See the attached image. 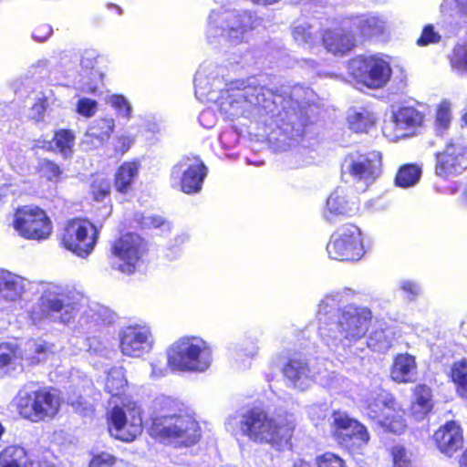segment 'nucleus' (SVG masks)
Masks as SVG:
<instances>
[{"mask_svg":"<svg viewBox=\"0 0 467 467\" xmlns=\"http://www.w3.org/2000/svg\"><path fill=\"white\" fill-rule=\"evenodd\" d=\"M215 66L203 64L194 78L195 96L201 101H212L219 111L228 118L245 117L267 122L271 120L291 136H301L310 123L309 110L313 91L302 86L282 89V93L256 84L250 78L247 84L231 86L220 92V97L213 87L219 88L221 80L214 72Z\"/></svg>","mask_w":467,"mask_h":467,"instance_id":"nucleus-1","label":"nucleus"},{"mask_svg":"<svg viewBox=\"0 0 467 467\" xmlns=\"http://www.w3.org/2000/svg\"><path fill=\"white\" fill-rule=\"evenodd\" d=\"M342 295H327L318 305V330L324 342L330 348L346 347L361 339L368 332L372 312L365 306H346L339 309Z\"/></svg>","mask_w":467,"mask_h":467,"instance_id":"nucleus-2","label":"nucleus"},{"mask_svg":"<svg viewBox=\"0 0 467 467\" xmlns=\"http://www.w3.org/2000/svg\"><path fill=\"white\" fill-rule=\"evenodd\" d=\"M225 426L234 435H242L254 443L269 444L281 451L289 445L296 423L292 414L272 416L262 409L253 408L230 417Z\"/></svg>","mask_w":467,"mask_h":467,"instance_id":"nucleus-3","label":"nucleus"},{"mask_svg":"<svg viewBox=\"0 0 467 467\" xmlns=\"http://www.w3.org/2000/svg\"><path fill=\"white\" fill-rule=\"evenodd\" d=\"M162 407L152 416L150 428L151 437L174 446H191L201 437L198 422L188 414L177 413L175 402L163 399Z\"/></svg>","mask_w":467,"mask_h":467,"instance_id":"nucleus-4","label":"nucleus"},{"mask_svg":"<svg viewBox=\"0 0 467 467\" xmlns=\"http://www.w3.org/2000/svg\"><path fill=\"white\" fill-rule=\"evenodd\" d=\"M79 311V295L67 285L47 283L42 286L41 296L31 310L34 323L48 319L52 322L68 324Z\"/></svg>","mask_w":467,"mask_h":467,"instance_id":"nucleus-5","label":"nucleus"},{"mask_svg":"<svg viewBox=\"0 0 467 467\" xmlns=\"http://www.w3.org/2000/svg\"><path fill=\"white\" fill-rule=\"evenodd\" d=\"M283 374L290 386L299 390L306 389L315 381L335 391H340L348 386V380L343 376L310 367L301 355L289 358L283 368Z\"/></svg>","mask_w":467,"mask_h":467,"instance_id":"nucleus-6","label":"nucleus"},{"mask_svg":"<svg viewBox=\"0 0 467 467\" xmlns=\"http://www.w3.org/2000/svg\"><path fill=\"white\" fill-rule=\"evenodd\" d=\"M212 361L211 347L197 337H182L168 351V364L181 371L203 372L209 368Z\"/></svg>","mask_w":467,"mask_h":467,"instance_id":"nucleus-7","label":"nucleus"},{"mask_svg":"<svg viewBox=\"0 0 467 467\" xmlns=\"http://www.w3.org/2000/svg\"><path fill=\"white\" fill-rule=\"evenodd\" d=\"M257 19L248 11L219 9L208 18L207 37L210 41L224 37L233 44L243 41L245 34L255 26Z\"/></svg>","mask_w":467,"mask_h":467,"instance_id":"nucleus-8","label":"nucleus"},{"mask_svg":"<svg viewBox=\"0 0 467 467\" xmlns=\"http://www.w3.org/2000/svg\"><path fill=\"white\" fill-rule=\"evenodd\" d=\"M60 404L57 390L39 389L20 393L17 409L23 418L39 422L53 419L57 414Z\"/></svg>","mask_w":467,"mask_h":467,"instance_id":"nucleus-9","label":"nucleus"},{"mask_svg":"<svg viewBox=\"0 0 467 467\" xmlns=\"http://www.w3.org/2000/svg\"><path fill=\"white\" fill-rule=\"evenodd\" d=\"M348 72L369 88H381L391 77L389 63L381 56H359L350 60Z\"/></svg>","mask_w":467,"mask_h":467,"instance_id":"nucleus-10","label":"nucleus"},{"mask_svg":"<svg viewBox=\"0 0 467 467\" xmlns=\"http://www.w3.org/2000/svg\"><path fill=\"white\" fill-rule=\"evenodd\" d=\"M109 432L117 440L130 442L142 432L141 410L136 402L114 406L109 412Z\"/></svg>","mask_w":467,"mask_h":467,"instance_id":"nucleus-11","label":"nucleus"},{"mask_svg":"<svg viewBox=\"0 0 467 467\" xmlns=\"http://www.w3.org/2000/svg\"><path fill=\"white\" fill-rule=\"evenodd\" d=\"M331 259L339 261L359 260L364 254L361 232L354 224H346L337 229L327 244Z\"/></svg>","mask_w":467,"mask_h":467,"instance_id":"nucleus-12","label":"nucleus"},{"mask_svg":"<svg viewBox=\"0 0 467 467\" xmlns=\"http://www.w3.org/2000/svg\"><path fill=\"white\" fill-rule=\"evenodd\" d=\"M13 226L20 236L28 240H46L52 233L50 219L37 206L19 208L15 213Z\"/></svg>","mask_w":467,"mask_h":467,"instance_id":"nucleus-13","label":"nucleus"},{"mask_svg":"<svg viewBox=\"0 0 467 467\" xmlns=\"http://www.w3.org/2000/svg\"><path fill=\"white\" fill-rule=\"evenodd\" d=\"M381 169V154L378 151L351 154L342 164L343 173L348 174L354 182L359 183L363 191L380 176Z\"/></svg>","mask_w":467,"mask_h":467,"instance_id":"nucleus-14","label":"nucleus"},{"mask_svg":"<svg viewBox=\"0 0 467 467\" xmlns=\"http://www.w3.org/2000/svg\"><path fill=\"white\" fill-rule=\"evenodd\" d=\"M208 169L197 156H184L171 169L172 183L179 185L186 194H196L202 191Z\"/></svg>","mask_w":467,"mask_h":467,"instance_id":"nucleus-15","label":"nucleus"},{"mask_svg":"<svg viewBox=\"0 0 467 467\" xmlns=\"http://www.w3.org/2000/svg\"><path fill=\"white\" fill-rule=\"evenodd\" d=\"M392 401V397L384 391L379 385L364 395V402L369 410V416L377 420L389 431L400 434L406 429V422L401 416L393 415L389 409Z\"/></svg>","mask_w":467,"mask_h":467,"instance_id":"nucleus-16","label":"nucleus"},{"mask_svg":"<svg viewBox=\"0 0 467 467\" xmlns=\"http://www.w3.org/2000/svg\"><path fill=\"white\" fill-rule=\"evenodd\" d=\"M97 237L96 227L88 221L74 219L64 228L62 244L78 256L85 257L94 249Z\"/></svg>","mask_w":467,"mask_h":467,"instance_id":"nucleus-17","label":"nucleus"},{"mask_svg":"<svg viewBox=\"0 0 467 467\" xmlns=\"http://www.w3.org/2000/svg\"><path fill=\"white\" fill-rule=\"evenodd\" d=\"M144 252L141 238L133 234L123 235L112 246V268L127 275L135 272L137 265Z\"/></svg>","mask_w":467,"mask_h":467,"instance_id":"nucleus-18","label":"nucleus"},{"mask_svg":"<svg viewBox=\"0 0 467 467\" xmlns=\"http://www.w3.org/2000/svg\"><path fill=\"white\" fill-rule=\"evenodd\" d=\"M467 168V141L452 139L436 154L435 174L447 179L461 174Z\"/></svg>","mask_w":467,"mask_h":467,"instance_id":"nucleus-19","label":"nucleus"},{"mask_svg":"<svg viewBox=\"0 0 467 467\" xmlns=\"http://www.w3.org/2000/svg\"><path fill=\"white\" fill-rule=\"evenodd\" d=\"M424 116L412 107H403L393 112L382 127L384 136L396 141L400 139L414 136L423 123Z\"/></svg>","mask_w":467,"mask_h":467,"instance_id":"nucleus-20","label":"nucleus"},{"mask_svg":"<svg viewBox=\"0 0 467 467\" xmlns=\"http://www.w3.org/2000/svg\"><path fill=\"white\" fill-rule=\"evenodd\" d=\"M336 435L352 451L362 454L370 436L367 428L358 420L343 413L334 414Z\"/></svg>","mask_w":467,"mask_h":467,"instance_id":"nucleus-21","label":"nucleus"},{"mask_svg":"<svg viewBox=\"0 0 467 467\" xmlns=\"http://www.w3.org/2000/svg\"><path fill=\"white\" fill-rule=\"evenodd\" d=\"M120 349L124 356L140 358L149 353L153 346V337L148 327L129 326L119 334Z\"/></svg>","mask_w":467,"mask_h":467,"instance_id":"nucleus-22","label":"nucleus"},{"mask_svg":"<svg viewBox=\"0 0 467 467\" xmlns=\"http://www.w3.org/2000/svg\"><path fill=\"white\" fill-rule=\"evenodd\" d=\"M433 440L442 454L451 457L462 447V430L455 421H448L434 432Z\"/></svg>","mask_w":467,"mask_h":467,"instance_id":"nucleus-23","label":"nucleus"},{"mask_svg":"<svg viewBox=\"0 0 467 467\" xmlns=\"http://www.w3.org/2000/svg\"><path fill=\"white\" fill-rule=\"evenodd\" d=\"M358 42L355 34L345 26L335 30H327L323 35L325 47L333 54H345L350 51Z\"/></svg>","mask_w":467,"mask_h":467,"instance_id":"nucleus-24","label":"nucleus"},{"mask_svg":"<svg viewBox=\"0 0 467 467\" xmlns=\"http://www.w3.org/2000/svg\"><path fill=\"white\" fill-rule=\"evenodd\" d=\"M351 23L357 31L355 35L364 39L383 38L387 35V23L379 16L362 15L353 17Z\"/></svg>","mask_w":467,"mask_h":467,"instance_id":"nucleus-25","label":"nucleus"},{"mask_svg":"<svg viewBox=\"0 0 467 467\" xmlns=\"http://www.w3.org/2000/svg\"><path fill=\"white\" fill-rule=\"evenodd\" d=\"M26 281L24 277L6 270L0 272V296L7 302L19 301L26 292Z\"/></svg>","mask_w":467,"mask_h":467,"instance_id":"nucleus-26","label":"nucleus"},{"mask_svg":"<svg viewBox=\"0 0 467 467\" xmlns=\"http://www.w3.org/2000/svg\"><path fill=\"white\" fill-rule=\"evenodd\" d=\"M115 128L112 118L97 119L91 122L83 139V144L98 148L108 141Z\"/></svg>","mask_w":467,"mask_h":467,"instance_id":"nucleus-27","label":"nucleus"},{"mask_svg":"<svg viewBox=\"0 0 467 467\" xmlns=\"http://www.w3.org/2000/svg\"><path fill=\"white\" fill-rule=\"evenodd\" d=\"M416 376L417 364L414 356L408 353L398 355L391 367V379L398 383H407L414 381Z\"/></svg>","mask_w":467,"mask_h":467,"instance_id":"nucleus-28","label":"nucleus"},{"mask_svg":"<svg viewBox=\"0 0 467 467\" xmlns=\"http://www.w3.org/2000/svg\"><path fill=\"white\" fill-rule=\"evenodd\" d=\"M375 114L368 108H352L348 111V128L355 132H368L376 123Z\"/></svg>","mask_w":467,"mask_h":467,"instance_id":"nucleus-29","label":"nucleus"},{"mask_svg":"<svg viewBox=\"0 0 467 467\" xmlns=\"http://www.w3.org/2000/svg\"><path fill=\"white\" fill-rule=\"evenodd\" d=\"M351 212L343 189H336L327 198L323 217L332 223L336 217L346 215Z\"/></svg>","mask_w":467,"mask_h":467,"instance_id":"nucleus-30","label":"nucleus"},{"mask_svg":"<svg viewBox=\"0 0 467 467\" xmlns=\"http://www.w3.org/2000/svg\"><path fill=\"white\" fill-rule=\"evenodd\" d=\"M431 390L426 385H418L414 389V400L411 412L417 420H422L433 407Z\"/></svg>","mask_w":467,"mask_h":467,"instance_id":"nucleus-31","label":"nucleus"},{"mask_svg":"<svg viewBox=\"0 0 467 467\" xmlns=\"http://www.w3.org/2000/svg\"><path fill=\"white\" fill-rule=\"evenodd\" d=\"M394 339V329L389 326H380L371 331L368 338L367 345L374 351L385 352L392 347Z\"/></svg>","mask_w":467,"mask_h":467,"instance_id":"nucleus-32","label":"nucleus"},{"mask_svg":"<svg viewBox=\"0 0 467 467\" xmlns=\"http://www.w3.org/2000/svg\"><path fill=\"white\" fill-rule=\"evenodd\" d=\"M75 142L74 134L67 130H60L56 132L53 140L36 141L34 148H42L45 150H58L63 155L67 156L71 152Z\"/></svg>","mask_w":467,"mask_h":467,"instance_id":"nucleus-33","label":"nucleus"},{"mask_svg":"<svg viewBox=\"0 0 467 467\" xmlns=\"http://www.w3.org/2000/svg\"><path fill=\"white\" fill-rule=\"evenodd\" d=\"M140 164L137 161L124 162L115 174V188L127 193L139 174Z\"/></svg>","mask_w":467,"mask_h":467,"instance_id":"nucleus-34","label":"nucleus"},{"mask_svg":"<svg viewBox=\"0 0 467 467\" xmlns=\"http://www.w3.org/2000/svg\"><path fill=\"white\" fill-rule=\"evenodd\" d=\"M27 461V453L20 446H8L0 452V467H21Z\"/></svg>","mask_w":467,"mask_h":467,"instance_id":"nucleus-35","label":"nucleus"},{"mask_svg":"<svg viewBox=\"0 0 467 467\" xmlns=\"http://www.w3.org/2000/svg\"><path fill=\"white\" fill-rule=\"evenodd\" d=\"M127 384L128 380L122 367H113L107 372L105 389L112 396L121 394Z\"/></svg>","mask_w":467,"mask_h":467,"instance_id":"nucleus-36","label":"nucleus"},{"mask_svg":"<svg viewBox=\"0 0 467 467\" xmlns=\"http://www.w3.org/2000/svg\"><path fill=\"white\" fill-rule=\"evenodd\" d=\"M451 377L458 393L467 400V358L453 363Z\"/></svg>","mask_w":467,"mask_h":467,"instance_id":"nucleus-37","label":"nucleus"},{"mask_svg":"<svg viewBox=\"0 0 467 467\" xmlns=\"http://www.w3.org/2000/svg\"><path fill=\"white\" fill-rule=\"evenodd\" d=\"M421 176V169L413 164L401 167L396 176V184L400 187L408 188L414 186Z\"/></svg>","mask_w":467,"mask_h":467,"instance_id":"nucleus-38","label":"nucleus"},{"mask_svg":"<svg viewBox=\"0 0 467 467\" xmlns=\"http://www.w3.org/2000/svg\"><path fill=\"white\" fill-rule=\"evenodd\" d=\"M51 348L44 341H31L27 344L26 359L31 364H38L45 361L51 353Z\"/></svg>","mask_w":467,"mask_h":467,"instance_id":"nucleus-39","label":"nucleus"},{"mask_svg":"<svg viewBox=\"0 0 467 467\" xmlns=\"http://www.w3.org/2000/svg\"><path fill=\"white\" fill-rule=\"evenodd\" d=\"M22 351L15 343L0 344V368L16 364L22 359Z\"/></svg>","mask_w":467,"mask_h":467,"instance_id":"nucleus-40","label":"nucleus"},{"mask_svg":"<svg viewBox=\"0 0 467 467\" xmlns=\"http://www.w3.org/2000/svg\"><path fill=\"white\" fill-rule=\"evenodd\" d=\"M450 61L454 70L467 73V41L454 47Z\"/></svg>","mask_w":467,"mask_h":467,"instance_id":"nucleus-41","label":"nucleus"},{"mask_svg":"<svg viewBox=\"0 0 467 467\" xmlns=\"http://www.w3.org/2000/svg\"><path fill=\"white\" fill-rule=\"evenodd\" d=\"M451 121V104L444 100L439 105L436 112L435 128L437 132L442 134L449 128Z\"/></svg>","mask_w":467,"mask_h":467,"instance_id":"nucleus-42","label":"nucleus"},{"mask_svg":"<svg viewBox=\"0 0 467 467\" xmlns=\"http://www.w3.org/2000/svg\"><path fill=\"white\" fill-rule=\"evenodd\" d=\"M37 171L41 176L52 182L58 181L62 173L58 165L47 159H42L38 161Z\"/></svg>","mask_w":467,"mask_h":467,"instance_id":"nucleus-43","label":"nucleus"},{"mask_svg":"<svg viewBox=\"0 0 467 467\" xmlns=\"http://www.w3.org/2000/svg\"><path fill=\"white\" fill-rule=\"evenodd\" d=\"M293 36L295 40L302 45L308 44L313 45L318 39L317 36H314L312 27L307 25H298L293 30Z\"/></svg>","mask_w":467,"mask_h":467,"instance_id":"nucleus-44","label":"nucleus"},{"mask_svg":"<svg viewBox=\"0 0 467 467\" xmlns=\"http://www.w3.org/2000/svg\"><path fill=\"white\" fill-rule=\"evenodd\" d=\"M82 320L88 323V320L90 319L95 326L104 323H109L110 317L108 314V310L102 306H97L95 308H89L85 316L81 317Z\"/></svg>","mask_w":467,"mask_h":467,"instance_id":"nucleus-45","label":"nucleus"},{"mask_svg":"<svg viewBox=\"0 0 467 467\" xmlns=\"http://www.w3.org/2000/svg\"><path fill=\"white\" fill-rule=\"evenodd\" d=\"M400 289L404 293L409 301H414L421 294L420 284L414 280L403 279L400 281Z\"/></svg>","mask_w":467,"mask_h":467,"instance_id":"nucleus-46","label":"nucleus"},{"mask_svg":"<svg viewBox=\"0 0 467 467\" xmlns=\"http://www.w3.org/2000/svg\"><path fill=\"white\" fill-rule=\"evenodd\" d=\"M98 110V102L94 99L82 98L77 103V112L86 118H90Z\"/></svg>","mask_w":467,"mask_h":467,"instance_id":"nucleus-47","label":"nucleus"},{"mask_svg":"<svg viewBox=\"0 0 467 467\" xmlns=\"http://www.w3.org/2000/svg\"><path fill=\"white\" fill-rule=\"evenodd\" d=\"M110 105L118 110V113L126 118L131 114V106L128 100L120 95H113L109 98Z\"/></svg>","mask_w":467,"mask_h":467,"instance_id":"nucleus-48","label":"nucleus"},{"mask_svg":"<svg viewBox=\"0 0 467 467\" xmlns=\"http://www.w3.org/2000/svg\"><path fill=\"white\" fill-rule=\"evenodd\" d=\"M317 467H346L344 461L331 452H326L317 458Z\"/></svg>","mask_w":467,"mask_h":467,"instance_id":"nucleus-49","label":"nucleus"},{"mask_svg":"<svg viewBox=\"0 0 467 467\" xmlns=\"http://www.w3.org/2000/svg\"><path fill=\"white\" fill-rule=\"evenodd\" d=\"M67 403L73 408V410L76 412L83 416H88L93 411L92 405L89 402L86 401L80 396L67 398Z\"/></svg>","mask_w":467,"mask_h":467,"instance_id":"nucleus-50","label":"nucleus"},{"mask_svg":"<svg viewBox=\"0 0 467 467\" xmlns=\"http://www.w3.org/2000/svg\"><path fill=\"white\" fill-rule=\"evenodd\" d=\"M441 40V36L434 31L432 25H428L423 28L420 37L417 40L419 46H427L435 44Z\"/></svg>","mask_w":467,"mask_h":467,"instance_id":"nucleus-51","label":"nucleus"},{"mask_svg":"<svg viewBox=\"0 0 467 467\" xmlns=\"http://www.w3.org/2000/svg\"><path fill=\"white\" fill-rule=\"evenodd\" d=\"M328 407L327 403L313 404L308 407L307 413L312 421L317 424L327 415Z\"/></svg>","mask_w":467,"mask_h":467,"instance_id":"nucleus-52","label":"nucleus"},{"mask_svg":"<svg viewBox=\"0 0 467 467\" xmlns=\"http://www.w3.org/2000/svg\"><path fill=\"white\" fill-rule=\"evenodd\" d=\"M115 462L116 459L113 455L109 452H101L92 458L90 467H110Z\"/></svg>","mask_w":467,"mask_h":467,"instance_id":"nucleus-53","label":"nucleus"},{"mask_svg":"<svg viewBox=\"0 0 467 467\" xmlns=\"http://www.w3.org/2000/svg\"><path fill=\"white\" fill-rule=\"evenodd\" d=\"M110 183L107 180L95 181L92 184V192L97 201L102 200L109 193Z\"/></svg>","mask_w":467,"mask_h":467,"instance_id":"nucleus-54","label":"nucleus"},{"mask_svg":"<svg viewBox=\"0 0 467 467\" xmlns=\"http://www.w3.org/2000/svg\"><path fill=\"white\" fill-rule=\"evenodd\" d=\"M221 144L226 148H233L238 143L239 135L233 130H225L219 137Z\"/></svg>","mask_w":467,"mask_h":467,"instance_id":"nucleus-55","label":"nucleus"},{"mask_svg":"<svg viewBox=\"0 0 467 467\" xmlns=\"http://www.w3.org/2000/svg\"><path fill=\"white\" fill-rule=\"evenodd\" d=\"M199 121L201 125L206 129L213 128L217 121L214 110L213 109H206L202 110L199 116Z\"/></svg>","mask_w":467,"mask_h":467,"instance_id":"nucleus-56","label":"nucleus"},{"mask_svg":"<svg viewBox=\"0 0 467 467\" xmlns=\"http://www.w3.org/2000/svg\"><path fill=\"white\" fill-rule=\"evenodd\" d=\"M391 454L393 457V466L399 463L410 462L406 449L402 445H395L392 447Z\"/></svg>","mask_w":467,"mask_h":467,"instance_id":"nucleus-57","label":"nucleus"},{"mask_svg":"<svg viewBox=\"0 0 467 467\" xmlns=\"http://www.w3.org/2000/svg\"><path fill=\"white\" fill-rule=\"evenodd\" d=\"M53 29L51 26L47 24H43L36 26L33 33L32 37L38 42L46 41L52 34Z\"/></svg>","mask_w":467,"mask_h":467,"instance_id":"nucleus-58","label":"nucleus"},{"mask_svg":"<svg viewBox=\"0 0 467 467\" xmlns=\"http://www.w3.org/2000/svg\"><path fill=\"white\" fill-rule=\"evenodd\" d=\"M132 143V138L130 136H121L118 139L117 144L115 145V150L123 154L128 151Z\"/></svg>","mask_w":467,"mask_h":467,"instance_id":"nucleus-59","label":"nucleus"},{"mask_svg":"<svg viewBox=\"0 0 467 467\" xmlns=\"http://www.w3.org/2000/svg\"><path fill=\"white\" fill-rule=\"evenodd\" d=\"M143 223L147 226L158 228L164 224V221L160 216H150L144 218Z\"/></svg>","mask_w":467,"mask_h":467,"instance_id":"nucleus-60","label":"nucleus"},{"mask_svg":"<svg viewBox=\"0 0 467 467\" xmlns=\"http://www.w3.org/2000/svg\"><path fill=\"white\" fill-rule=\"evenodd\" d=\"M440 11L444 16H452V8H451V0H442Z\"/></svg>","mask_w":467,"mask_h":467,"instance_id":"nucleus-61","label":"nucleus"},{"mask_svg":"<svg viewBox=\"0 0 467 467\" xmlns=\"http://www.w3.org/2000/svg\"><path fill=\"white\" fill-rule=\"evenodd\" d=\"M151 377L152 378H160L165 375V372L167 371V368L165 367H158V364L151 363Z\"/></svg>","mask_w":467,"mask_h":467,"instance_id":"nucleus-62","label":"nucleus"},{"mask_svg":"<svg viewBox=\"0 0 467 467\" xmlns=\"http://www.w3.org/2000/svg\"><path fill=\"white\" fill-rule=\"evenodd\" d=\"M454 3L458 12L463 16H467V0H454Z\"/></svg>","mask_w":467,"mask_h":467,"instance_id":"nucleus-63","label":"nucleus"},{"mask_svg":"<svg viewBox=\"0 0 467 467\" xmlns=\"http://www.w3.org/2000/svg\"><path fill=\"white\" fill-rule=\"evenodd\" d=\"M29 467H55V465L47 462L31 461Z\"/></svg>","mask_w":467,"mask_h":467,"instance_id":"nucleus-64","label":"nucleus"}]
</instances>
